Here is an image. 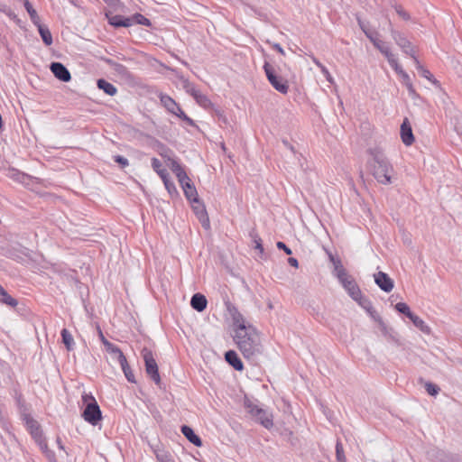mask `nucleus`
Masks as SVG:
<instances>
[{
    "label": "nucleus",
    "instance_id": "obj_57",
    "mask_svg": "<svg viewBox=\"0 0 462 462\" xmlns=\"http://www.w3.org/2000/svg\"><path fill=\"white\" fill-rule=\"evenodd\" d=\"M288 263H289V264H290L291 266H293V267H295V268H298V267H299V262H298V260H297L296 258H294V257H290V258L288 259Z\"/></svg>",
    "mask_w": 462,
    "mask_h": 462
},
{
    "label": "nucleus",
    "instance_id": "obj_5",
    "mask_svg": "<svg viewBox=\"0 0 462 462\" xmlns=\"http://www.w3.org/2000/svg\"><path fill=\"white\" fill-rule=\"evenodd\" d=\"M82 401L86 405L82 412V417L91 425H97L98 422L102 420V412L97 401L92 395L89 394H84L82 396Z\"/></svg>",
    "mask_w": 462,
    "mask_h": 462
},
{
    "label": "nucleus",
    "instance_id": "obj_42",
    "mask_svg": "<svg viewBox=\"0 0 462 462\" xmlns=\"http://www.w3.org/2000/svg\"><path fill=\"white\" fill-rule=\"evenodd\" d=\"M155 455L159 462H175L171 455L164 450L157 449Z\"/></svg>",
    "mask_w": 462,
    "mask_h": 462
},
{
    "label": "nucleus",
    "instance_id": "obj_17",
    "mask_svg": "<svg viewBox=\"0 0 462 462\" xmlns=\"http://www.w3.org/2000/svg\"><path fill=\"white\" fill-rule=\"evenodd\" d=\"M180 184L181 185L185 197L189 202L199 199L197 189L189 177L188 179L185 178Z\"/></svg>",
    "mask_w": 462,
    "mask_h": 462
},
{
    "label": "nucleus",
    "instance_id": "obj_11",
    "mask_svg": "<svg viewBox=\"0 0 462 462\" xmlns=\"http://www.w3.org/2000/svg\"><path fill=\"white\" fill-rule=\"evenodd\" d=\"M374 282L384 292H390L394 286L393 279L383 272H378L374 274Z\"/></svg>",
    "mask_w": 462,
    "mask_h": 462
},
{
    "label": "nucleus",
    "instance_id": "obj_10",
    "mask_svg": "<svg viewBox=\"0 0 462 462\" xmlns=\"http://www.w3.org/2000/svg\"><path fill=\"white\" fill-rule=\"evenodd\" d=\"M190 203H192V209L200 221L202 226L206 229L209 228V218L208 217L205 205L199 200V199L190 201Z\"/></svg>",
    "mask_w": 462,
    "mask_h": 462
},
{
    "label": "nucleus",
    "instance_id": "obj_54",
    "mask_svg": "<svg viewBox=\"0 0 462 462\" xmlns=\"http://www.w3.org/2000/svg\"><path fill=\"white\" fill-rule=\"evenodd\" d=\"M400 76L402 79V83L404 84V86H407L408 84L411 83L410 76L405 71H402V75Z\"/></svg>",
    "mask_w": 462,
    "mask_h": 462
},
{
    "label": "nucleus",
    "instance_id": "obj_51",
    "mask_svg": "<svg viewBox=\"0 0 462 462\" xmlns=\"http://www.w3.org/2000/svg\"><path fill=\"white\" fill-rule=\"evenodd\" d=\"M276 245L279 249L283 250L287 255H291L292 254L291 249L289 248L283 242H277Z\"/></svg>",
    "mask_w": 462,
    "mask_h": 462
},
{
    "label": "nucleus",
    "instance_id": "obj_63",
    "mask_svg": "<svg viewBox=\"0 0 462 462\" xmlns=\"http://www.w3.org/2000/svg\"><path fill=\"white\" fill-rule=\"evenodd\" d=\"M358 24L364 32H365V31H369L368 29L365 28V26L363 24V23L359 19H358Z\"/></svg>",
    "mask_w": 462,
    "mask_h": 462
},
{
    "label": "nucleus",
    "instance_id": "obj_25",
    "mask_svg": "<svg viewBox=\"0 0 462 462\" xmlns=\"http://www.w3.org/2000/svg\"><path fill=\"white\" fill-rule=\"evenodd\" d=\"M414 63H415V66H416V69H418L419 73L420 74L421 77L427 79L428 80H430V82H432L436 87L439 88L440 87V83L439 80H437L433 75L430 73V71L429 69H427L426 68H424L419 61L418 59H415L414 60Z\"/></svg>",
    "mask_w": 462,
    "mask_h": 462
},
{
    "label": "nucleus",
    "instance_id": "obj_4",
    "mask_svg": "<svg viewBox=\"0 0 462 462\" xmlns=\"http://www.w3.org/2000/svg\"><path fill=\"white\" fill-rule=\"evenodd\" d=\"M245 407L255 421L260 423L263 427L267 430L273 427V416L271 411L259 407L248 398L245 400Z\"/></svg>",
    "mask_w": 462,
    "mask_h": 462
},
{
    "label": "nucleus",
    "instance_id": "obj_49",
    "mask_svg": "<svg viewBox=\"0 0 462 462\" xmlns=\"http://www.w3.org/2000/svg\"><path fill=\"white\" fill-rule=\"evenodd\" d=\"M114 161L116 162H117L118 164H120V166L122 168H125V167L129 165L128 160L126 158L121 156V155H115L114 156Z\"/></svg>",
    "mask_w": 462,
    "mask_h": 462
},
{
    "label": "nucleus",
    "instance_id": "obj_12",
    "mask_svg": "<svg viewBox=\"0 0 462 462\" xmlns=\"http://www.w3.org/2000/svg\"><path fill=\"white\" fill-rule=\"evenodd\" d=\"M50 68L53 75L60 81L69 82L71 79L70 72L62 63L52 62Z\"/></svg>",
    "mask_w": 462,
    "mask_h": 462
},
{
    "label": "nucleus",
    "instance_id": "obj_40",
    "mask_svg": "<svg viewBox=\"0 0 462 462\" xmlns=\"http://www.w3.org/2000/svg\"><path fill=\"white\" fill-rule=\"evenodd\" d=\"M129 19H133V24H142L148 27L152 25L151 21L141 14H134Z\"/></svg>",
    "mask_w": 462,
    "mask_h": 462
},
{
    "label": "nucleus",
    "instance_id": "obj_47",
    "mask_svg": "<svg viewBox=\"0 0 462 462\" xmlns=\"http://www.w3.org/2000/svg\"><path fill=\"white\" fill-rule=\"evenodd\" d=\"M163 184L168 190V192L172 196L175 194H178L177 189L175 187V184L168 178L163 181Z\"/></svg>",
    "mask_w": 462,
    "mask_h": 462
},
{
    "label": "nucleus",
    "instance_id": "obj_39",
    "mask_svg": "<svg viewBox=\"0 0 462 462\" xmlns=\"http://www.w3.org/2000/svg\"><path fill=\"white\" fill-rule=\"evenodd\" d=\"M194 99L200 106H203L205 108L213 106V104L209 100V98L206 95L200 93V91L194 97Z\"/></svg>",
    "mask_w": 462,
    "mask_h": 462
},
{
    "label": "nucleus",
    "instance_id": "obj_22",
    "mask_svg": "<svg viewBox=\"0 0 462 462\" xmlns=\"http://www.w3.org/2000/svg\"><path fill=\"white\" fill-rule=\"evenodd\" d=\"M181 433L185 436V438L196 447L202 446L201 439L194 432V430L188 425L181 426Z\"/></svg>",
    "mask_w": 462,
    "mask_h": 462
},
{
    "label": "nucleus",
    "instance_id": "obj_59",
    "mask_svg": "<svg viewBox=\"0 0 462 462\" xmlns=\"http://www.w3.org/2000/svg\"><path fill=\"white\" fill-rule=\"evenodd\" d=\"M97 330H98L99 338H100L101 342L103 343V345H105V342L108 341V340L104 337L103 332L99 327H97Z\"/></svg>",
    "mask_w": 462,
    "mask_h": 462
},
{
    "label": "nucleus",
    "instance_id": "obj_64",
    "mask_svg": "<svg viewBox=\"0 0 462 462\" xmlns=\"http://www.w3.org/2000/svg\"><path fill=\"white\" fill-rule=\"evenodd\" d=\"M394 70L396 71V73H398L399 75H402V71H404L402 67L400 65L397 66V68H394Z\"/></svg>",
    "mask_w": 462,
    "mask_h": 462
},
{
    "label": "nucleus",
    "instance_id": "obj_56",
    "mask_svg": "<svg viewBox=\"0 0 462 462\" xmlns=\"http://www.w3.org/2000/svg\"><path fill=\"white\" fill-rule=\"evenodd\" d=\"M269 44H271L270 42H267ZM272 47L276 50L278 52H280L282 55H284L285 54V51L284 50L282 49V47L281 46V44L279 43H272Z\"/></svg>",
    "mask_w": 462,
    "mask_h": 462
},
{
    "label": "nucleus",
    "instance_id": "obj_50",
    "mask_svg": "<svg viewBox=\"0 0 462 462\" xmlns=\"http://www.w3.org/2000/svg\"><path fill=\"white\" fill-rule=\"evenodd\" d=\"M407 88V90L409 92V96L412 98V99H415L417 97H419V94L416 92L412 83L411 84H408L407 86H405Z\"/></svg>",
    "mask_w": 462,
    "mask_h": 462
},
{
    "label": "nucleus",
    "instance_id": "obj_6",
    "mask_svg": "<svg viewBox=\"0 0 462 462\" xmlns=\"http://www.w3.org/2000/svg\"><path fill=\"white\" fill-rule=\"evenodd\" d=\"M142 356L144 361L145 372L148 376L157 384H161V376L156 360L153 357L152 352L144 347L142 350Z\"/></svg>",
    "mask_w": 462,
    "mask_h": 462
},
{
    "label": "nucleus",
    "instance_id": "obj_61",
    "mask_svg": "<svg viewBox=\"0 0 462 462\" xmlns=\"http://www.w3.org/2000/svg\"><path fill=\"white\" fill-rule=\"evenodd\" d=\"M313 60H314V62H315V64H316L317 66H319V67H320V68L322 69V71H323L324 73H326V74H328V69H327L324 66H322V65H321V63H320L319 60H317L316 59H314Z\"/></svg>",
    "mask_w": 462,
    "mask_h": 462
},
{
    "label": "nucleus",
    "instance_id": "obj_31",
    "mask_svg": "<svg viewBox=\"0 0 462 462\" xmlns=\"http://www.w3.org/2000/svg\"><path fill=\"white\" fill-rule=\"evenodd\" d=\"M8 176L14 180L15 181L22 183V184H28V180H30V176L21 172L15 169L9 170Z\"/></svg>",
    "mask_w": 462,
    "mask_h": 462
},
{
    "label": "nucleus",
    "instance_id": "obj_13",
    "mask_svg": "<svg viewBox=\"0 0 462 462\" xmlns=\"http://www.w3.org/2000/svg\"><path fill=\"white\" fill-rule=\"evenodd\" d=\"M3 255L13 259L18 263H22L25 261L27 257H29V249L27 248H22L17 249L14 247L4 249V252L2 253Z\"/></svg>",
    "mask_w": 462,
    "mask_h": 462
},
{
    "label": "nucleus",
    "instance_id": "obj_20",
    "mask_svg": "<svg viewBox=\"0 0 462 462\" xmlns=\"http://www.w3.org/2000/svg\"><path fill=\"white\" fill-rule=\"evenodd\" d=\"M226 361L236 371H242L244 365L238 355L234 350H228L225 354Z\"/></svg>",
    "mask_w": 462,
    "mask_h": 462
},
{
    "label": "nucleus",
    "instance_id": "obj_41",
    "mask_svg": "<svg viewBox=\"0 0 462 462\" xmlns=\"http://www.w3.org/2000/svg\"><path fill=\"white\" fill-rule=\"evenodd\" d=\"M394 308L398 312L405 315L409 319H411V317H412V315L414 314L413 312L411 311L410 307L404 302H398L394 306Z\"/></svg>",
    "mask_w": 462,
    "mask_h": 462
},
{
    "label": "nucleus",
    "instance_id": "obj_43",
    "mask_svg": "<svg viewBox=\"0 0 462 462\" xmlns=\"http://www.w3.org/2000/svg\"><path fill=\"white\" fill-rule=\"evenodd\" d=\"M334 271L336 273V276L337 277V279L343 278L346 274H348L339 259L334 261Z\"/></svg>",
    "mask_w": 462,
    "mask_h": 462
},
{
    "label": "nucleus",
    "instance_id": "obj_52",
    "mask_svg": "<svg viewBox=\"0 0 462 462\" xmlns=\"http://www.w3.org/2000/svg\"><path fill=\"white\" fill-rule=\"evenodd\" d=\"M386 59H387L390 66L393 69H394V68H397V66L399 65L397 59L395 58V56L393 53L391 55H389Z\"/></svg>",
    "mask_w": 462,
    "mask_h": 462
},
{
    "label": "nucleus",
    "instance_id": "obj_32",
    "mask_svg": "<svg viewBox=\"0 0 462 462\" xmlns=\"http://www.w3.org/2000/svg\"><path fill=\"white\" fill-rule=\"evenodd\" d=\"M36 442L39 445L40 448L42 450V452L45 454L47 458L50 460V462H55V454L52 450L49 449L46 439L42 438Z\"/></svg>",
    "mask_w": 462,
    "mask_h": 462
},
{
    "label": "nucleus",
    "instance_id": "obj_28",
    "mask_svg": "<svg viewBox=\"0 0 462 462\" xmlns=\"http://www.w3.org/2000/svg\"><path fill=\"white\" fill-rule=\"evenodd\" d=\"M36 26L38 28V32H39L44 44L46 46H51L52 44L53 41H52V36H51V33L49 28L41 23L36 24Z\"/></svg>",
    "mask_w": 462,
    "mask_h": 462
},
{
    "label": "nucleus",
    "instance_id": "obj_24",
    "mask_svg": "<svg viewBox=\"0 0 462 462\" xmlns=\"http://www.w3.org/2000/svg\"><path fill=\"white\" fill-rule=\"evenodd\" d=\"M170 162V168L173 171V173L178 178L179 182H182L183 180L188 179V175L182 166L175 160V159H169Z\"/></svg>",
    "mask_w": 462,
    "mask_h": 462
},
{
    "label": "nucleus",
    "instance_id": "obj_1",
    "mask_svg": "<svg viewBox=\"0 0 462 462\" xmlns=\"http://www.w3.org/2000/svg\"><path fill=\"white\" fill-rule=\"evenodd\" d=\"M367 152L370 155L367 166L371 174L380 184H391L393 167L383 150L379 147L369 148Z\"/></svg>",
    "mask_w": 462,
    "mask_h": 462
},
{
    "label": "nucleus",
    "instance_id": "obj_62",
    "mask_svg": "<svg viewBox=\"0 0 462 462\" xmlns=\"http://www.w3.org/2000/svg\"><path fill=\"white\" fill-rule=\"evenodd\" d=\"M190 126H194L195 125V122L190 118V117H187L185 120H184Z\"/></svg>",
    "mask_w": 462,
    "mask_h": 462
},
{
    "label": "nucleus",
    "instance_id": "obj_45",
    "mask_svg": "<svg viewBox=\"0 0 462 462\" xmlns=\"http://www.w3.org/2000/svg\"><path fill=\"white\" fill-rule=\"evenodd\" d=\"M374 46L378 49L385 56V58L392 54L387 44L379 39L374 43Z\"/></svg>",
    "mask_w": 462,
    "mask_h": 462
},
{
    "label": "nucleus",
    "instance_id": "obj_16",
    "mask_svg": "<svg viewBox=\"0 0 462 462\" xmlns=\"http://www.w3.org/2000/svg\"><path fill=\"white\" fill-rule=\"evenodd\" d=\"M356 301L358 302V304L365 310V311L369 314V316L375 321L377 324H380V320H383L381 316L376 312V310L374 309L373 304L371 300L365 297H363V295L360 296V299H357Z\"/></svg>",
    "mask_w": 462,
    "mask_h": 462
},
{
    "label": "nucleus",
    "instance_id": "obj_9",
    "mask_svg": "<svg viewBox=\"0 0 462 462\" xmlns=\"http://www.w3.org/2000/svg\"><path fill=\"white\" fill-rule=\"evenodd\" d=\"M378 326L382 335L388 342L393 343L397 346H401L402 345L399 333L393 327H389L383 320H380V324Z\"/></svg>",
    "mask_w": 462,
    "mask_h": 462
},
{
    "label": "nucleus",
    "instance_id": "obj_53",
    "mask_svg": "<svg viewBox=\"0 0 462 462\" xmlns=\"http://www.w3.org/2000/svg\"><path fill=\"white\" fill-rule=\"evenodd\" d=\"M365 34L372 42L373 44L378 40L375 36L376 32H373L370 30L365 31Z\"/></svg>",
    "mask_w": 462,
    "mask_h": 462
},
{
    "label": "nucleus",
    "instance_id": "obj_30",
    "mask_svg": "<svg viewBox=\"0 0 462 462\" xmlns=\"http://www.w3.org/2000/svg\"><path fill=\"white\" fill-rule=\"evenodd\" d=\"M0 302L10 307H16L18 305L17 300L13 298L0 284Z\"/></svg>",
    "mask_w": 462,
    "mask_h": 462
},
{
    "label": "nucleus",
    "instance_id": "obj_27",
    "mask_svg": "<svg viewBox=\"0 0 462 462\" xmlns=\"http://www.w3.org/2000/svg\"><path fill=\"white\" fill-rule=\"evenodd\" d=\"M97 86L99 89L103 90L106 94L111 97L115 96L117 92V88L104 79H97Z\"/></svg>",
    "mask_w": 462,
    "mask_h": 462
},
{
    "label": "nucleus",
    "instance_id": "obj_14",
    "mask_svg": "<svg viewBox=\"0 0 462 462\" xmlns=\"http://www.w3.org/2000/svg\"><path fill=\"white\" fill-rule=\"evenodd\" d=\"M230 313L236 327L235 334L241 335V333L249 330V326L245 325L244 316L236 308H233V310H230Z\"/></svg>",
    "mask_w": 462,
    "mask_h": 462
},
{
    "label": "nucleus",
    "instance_id": "obj_26",
    "mask_svg": "<svg viewBox=\"0 0 462 462\" xmlns=\"http://www.w3.org/2000/svg\"><path fill=\"white\" fill-rule=\"evenodd\" d=\"M118 363H119L127 381L130 383H136L134 374L126 360L125 356H121L120 361Z\"/></svg>",
    "mask_w": 462,
    "mask_h": 462
},
{
    "label": "nucleus",
    "instance_id": "obj_19",
    "mask_svg": "<svg viewBox=\"0 0 462 462\" xmlns=\"http://www.w3.org/2000/svg\"><path fill=\"white\" fill-rule=\"evenodd\" d=\"M106 17L108 18L109 24L114 27H130L133 25V19H129V17L119 14L109 16L107 14Z\"/></svg>",
    "mask_w": 462,
    "mask_h": 462
},
{
    "label": "nucleus",
    "instance_id": "obj_38",
    "mask_svg": "<svg viewBox=\"0 0 462 462\" xmlns=\"http://www.w3.org/2000/svg\"><path fill=\"white\" fill-rule=\"evenodd\" d=\"M249 236H250L252 241L254 242V244L255 245L254 248L256 250H259L260 254H263V245H262V239L259 236V235L256 232V230L254 228H253L250 231Z\"/></svg>",
    "mask_w": 462,
    "mask_h": 462
},
{
    "label": "nucleus",
    "instance_id": "obj_2",
    "mask_svg": "<svg viewBox=\"0 0 462 462\" xmlns=\"http://www.w3.org/2000/svg\"><path fill=\"white\" fill-rule=\"evenodd\" d=\"M234 340L243 356L252 364H255L263 353V346L256 330L249 326V330L241 335L235 334Z\"/></svg>",
    "mask_w": 462,
    "mask_h": 462
},
{
    "label": "nucleus",
    "instance_id": "obj_21",
    "mask_svg": "<svg viewBox=\"0 0 462 462\" xmlns=\"http://www.w3.org/2000/svg\"><path fill=\"white\" fill-rule=\"evenodd\" d=\"M208 305L207 298L201 293H195L190 300V306L199 312L206 310Z\"/></svg>",
    "mask_w": 462,
    "mask_h": 462
},
{
    "label": "nucleus",
    "instance_id": "obj_46",
    "mask_svg": "<svg viewBox=\"0 0 462 462\" xmlns=\"http://www.w3.org/2000/svg\"><path fill=\"white\" fill-rule=\"evenodd\" d=\"M425 390L430 395L436 396L439 393L440 388L433 383L427 382L425 383Z\"/></svg>",
    "mask_w": 462,
    "mask_h": 462
},
{
    "label": "nucleus",
    "instance_id": "obj_48",
    "mask_svg": "<svg viewBox=\"0 0 462 462\" xmlns=\"http://www.w3.org/2000/svg\"><path fill=\"white\" fill-rule=\"evenodd\" d=\"M394 9L401 18H402L405 21L410 20V14L402 7V5H395Z\"/></svg>",
    "mask_w": 462,
    "mask_h": 462
},
{
    "label": "nucleus",
    "instance_id": "obj_7",
    "mask_svg": "<svg viewBox=\"0 0 462 462\" xmlns=\"http://www.w3.org/2000/svg\"><path fill=\"white\" fill-rule=\"evenodd\" d=\"M392 36L402 51L410 55L414 61L417 57L415 56L414 48L411 42L402 33L394 30H392Z\"/></svg>",
    "mask_w": 462,
    "mask_h": 462
},
{
    "label": "nucleus",
    "instance_id": "obj_15",
    "mask_svg": "<svg viewBox=\"0 0 462 462\" xmlns=\"http://www.w3.org/2000/svg\"><path fill=\"white\" fill-rule=\"evenodd\" d=\"M401 139L406 146H410L414 142V135L408 118H404L401 125Z\"/></svg>",
    "mask_w": 462,
    "mask_h": 462
},
{
    "label": "nucleus",
    "instance_id": "obj_33",
    "mask_svg": "<svg viewBox=\"0 0 462 462\" xmlns=\"http://www.w3.org/2000/svg\"><path fill=\"white\" fill-rule=\"evenodd\" d=\"M179 79L181 81L182 88L185 89V91L193 97L199 92V90L196 88L195 85L189 81V79H185L183 76H180Z\"/></svg>",
    "mask_w": 462,
    "mask_h": 462
},
{
    "label": "nucleus",
    "instance_id": "obj_34",
    "mask_svg": "<svg viewBox=\"0 0 462 462\" xmlns=\"http://www.w3.org/2000/svg\"><path fill=\"white\" fill-rule=\"evenodd\" d=\"M411 321L413 323V325L418 328L420 331L426 334L430 333V328L426 323L417 315L413 314L412 317H411Z\"/></svg>",
    "mask_w": 462,
    "mask_h": 462
},
{
    "label": "nucleus",
    "instance_id": "obj_3",
    "mask_svg": "<svg viewBox=\"0 0 462 462\" xmlns=\"http://www.w3.org/2000/svg\"><path fill=\"white\" fill-rule=\"evenodd\" d=\"M263 70L266 78L272 87L282 94H287L289 91V81L285 76L281 74V69L274 68L269 62L263 64Z\"/></svg>",
    "mask_w": 462,
    "mask_h": 462
},
{
    "label": "nucleus",
    "instance_id": "obj_36",
    "mask_svg": "<svg viewBox=\"0 0 462 462\" xmlns=\"http://www.w3.org/2000/svg\"><path fill=\"white\" fill-rule=\"evenodd\" d=\"M104 346L108 353L116 356L117 362L120 361L121 356H125L118 346L109 341H106Z\"/></svg>",
    "mask_w": 462,
    "mask_h": 462
},
{
    "label": "nucleus",
    "instance_id": "obj_55",
    "mask_svg": "<svg viewBox=\"0 0 462 462\" xmlns=\"http://www.w3.org/2000/svg\"><path fill=\"white\" fill-rule=\"evenodd\" d=\"M172 115H175L181 120H185L188 117V116L182 111V109L180 108V106H179V109H176V113H173Z\"/></svg>",
    "mask_w": 462,
    "mask_h": 462
},
{
    "label": "nucleus",
    "instance_id": "obj_37",
    "mask_svg": "<svg viewBox=\"0 0 462 462\" xmlns=\"http://www.w3.org/2000/svg\"><path fill=\"white\" fill-rule=\"evenodd\" d=\"M24 7H25L26 11L28 12V14H29V15L31 17L32 22L35 25L40 23H41L40 17L37 14V12L35 11V9L32 7V4L29 1L26 0L24 2Z\"/></svg>",
    "mask_w": 462,
    "mask_h": 462
},
{
    "label": "nucleus",
    "instance_id": "obj_23",
    "mask_svg": "<svg viewBox=\"0 0 462 462\" xmlns=\"http://www.w3.org/2000/svg\"><path fill=\"white\" fill-rule=\"evenodd\" d=\"M160 101L162 105L165 107V109L171 113H176V109H179V105L175 102L173 98L166 94L160 93L159 94Z\"/></svg>",
    "mask_w": 462,
    "mask_h": 462
},
{
    "label": "nucleus",
    "instance_id": "obj_18",
    "mask_svg": "<svg viewBox=\"0 0 462 462\" xmlns=\"http://www.w3.org/2000/svg\"><path fill=\"white\" fill-rule=\"evenodd\" d=\"M25 420L27 429L30 430V433L35 441H38L41 439L44 438L42 435V431L40 428V424L38 423L37 420L31 417H26Z\"/></svg>",
    "mask_w": 462,
    "mask_h": 462
},
{
    "label": "nucleus",
    "instance_id": "obj_44",
    "mask_svg": "<svg viewBox=\"0 0 462 462\" xmlns=\"http://www.w3.org/2000/svg\"><path fill=\"white\" fill-rule=\"evenodd\" d=\"M336 458L337 462H346L342 443L337 440L336 443Z\"/></svg>",
    "mask_w": 462,
    "mask_h": 462
},
{
    "label": "nucleus",
    "instance_id": "obj_35",
    "mask_svg": "<svg viewBox=\"0 0 462 462\" xmlns=\"http://www.w3.org/2000/svg\"><path fill=\"white\" fill-rule=\"evenodd\" d=\"M62 343L65 345L68 351L73 349L74 339L69 331L67 328L61 330Z\"/></svg>",
    "mask_w": 462,
    "mask_h": 462
},
{
    "label": "nucleus",
    "instance_id": "obj_60",
    "mask_svg": "<svg viewBox=\"0 0 462 462\" xmlns=\"http://www.w3.org/2000/svg\"><path fill=\"white\" fill-rule=\"evenodd\" d=\"M313 60H314V62H315V64H316L317 66H319V67H320V68L322 69V71H323L324 73H326V74H328V69H327L324 66H322V65H321V63H320L319 60H317L316 59H314Z\"/></svg>",
    "mask_w": 462,
    "mask_h": 462
},
{
    "label": "nucleus",
    "instance_id": "obj_8",
    "mask_svg": "<svg viewBox=\"0 0 462 462\" xmlns=\"http://www.w3.org/2000/svg\"><path fill=\"white\" fill-rule=\"evenodd\" d=\"M338 281L354 300L360 299V296L362 295L361 290L356 281L349 274L338 279Z\"/></svg>",
    "mask_w": 462,
    "mask_h": 462
},
{
    "label": "nucleus",
    "instance_id": "obj_29",
    "mask_svg": "<svg viewBox=\"0 0 462 462\" xmlns=\"http://www.w3.org/2000/svg\"><path fill=\"white\" fill-rule=\"evenodd\" d=\"M152 167L154 170V171H156V173L161 177L162 181L170 178L169 172L167 171L166 169L162 168V163L159 159H152Z\"/></svg>",
    "mask_w": 462,
    "mask_h": 462
},
{
    "label": "nucleus",
    "instance_id": "obj_58",
    "mask_svg": "<svg viewBox=\"0 0 462 462\" xmlns=\"http://www.w3.org/2000/svg\"><path fill=\"white\" fill-rule=\"evenodd\" d=\"M282 143L287 149L291 151L293 153L295 152L294 147L287 140H282Z\"/></svg>",
    "mask_w": 462,
    "mask_h": 462
}]
</instances>
